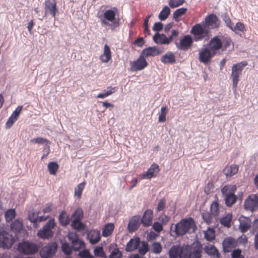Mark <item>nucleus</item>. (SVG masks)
<instances>
[{
  "mask_svg": "<svg viewBox=\"0 0 258 258\" xmlns=\"http://www.w3.org/2000/svg\"><path fill=\"white\" fill-rule=\"evenodd\" d=\"M79 256L83 258H93V256L91 255L89 251L87 249H84L79 252Z\"/></svg>",
  "mask_w": 258,
  "mask_h": 258,
  "instance_id": "bf43d9fd",
  "label": "nucleus"
},
{
  "mask_svg": "<svg viewBox=\"0 0 258 258\" xmlns=\"http://www.w3.org/2000/svg\"><path fill=\"white\" fill-rule=\"evenodd\" d=\"M230 29L235 33H237V30L243 32L245 30V27L243 23L241 22H238L236 23V26H234L233 24H232V26H230Z\"/></svg>",
  "mask_w": 258,
  "mask_h": 258,
  "instance_id": "49530a36",
  "label": "nucleus"
},
{
  "mask_svg": "<svg viewBox=\"0 0 258 258\" xmlns=\"http://www.w3.org/2000/svg\"><path fill=\"white\" fill-rule=\"evenodd\" d=\"M174 227V231L175 233L176 236H183L187 233L189 232L190 229L195 232L198 227H170V230L173 229Z\"/></svg>",
  "mask_w": 258,
  "mask_h": 258,
  "instance_id": "aec40b11",
  "label": "nucleus"
},
{
  "mask_svg": "<svg viewBox=\"0 0 258 258\" xmlns=\"http://www.w3.org/2000/svg\"><path fill=\"white\" fill-rule=\"evenodd\" d=\"M238 170V166L236 165H232L226 166L223 170V173L227 178H229L235 174Z\"/></svg>",
  "mask_w": 258,
  "mask_h": 258,
  "instance_id": "a878e982",
  "label": "nucleus"
},
{
  "mask_svg": "<svg viewBox=\"0 0 258 258\" xmlns=\"http://www.w3.org/2000/svg\"><path fill=\"white\" fill-rule=\"evenodd\" d=\"M148 250V244L146 242H143L142 246L139 248V251L140 254L144 255Z\"/></svg>",
  "mask_w": 258,
  "mask_h": 258,
  "instance_id": "13d9d810",
  "label": "nucleus"
},
{
  "mask_svg": "<svg viewBox=\"0 0 258 258\" xmlns=\"http://www.w3.org/2000/svg\"><path fill=\"white\" fill-rule=\"evenodd\" d=\"M187 10V9L181 8L177 9L173 13V18L176 20L179 17L184 14Z\"/></svg>",
  "mask_w": 258,
  "mask_h": 258,
  "instance_id": "603ef678",
  "label": "nucleus"
},
{
  "mask_svg": "<svg viewBox=\"0 0 258 258\" xmlns=\"http://www.w3.org/2000/svg\"><path fill=\"white\" fill-rule=\"evenodd\" d=\"M57 248L55 243H49L44 246L40 251V254L42 258H51L55 254Z\"/></svg>",
  "mask_w": 258,
  "mask_h": 258,
  "instance_id": "9d476101",
  "label": "nucleus"
},
{
  "mask_svg": "<svg viewBox=\"0 0 258 258\" xmlns=\"http://www.w3.org/2000/svg\"><path fill=\"white\" fill-rule=\"evenodd\" d=\"M22 107L19 106L14 111V112L12 113L11 116H13L14 117L18 119L19 115L20 114V113L22 111Z\"/></svg>",
  "mask_w": 258,
  "mask_h": 258,
  "instance_id": "0e129e2a",
  "label": "nucleus"
},
{
  "mask_svg": "<svg viewBox=\"0 0 258 258\" xmlns=\"http://www.w3.org/2000/svg\"><path fill=\"white\" fill-rule=\"evenodd\" d=\"M170 13V8L165 6L162 9V21L165 20Z\"/></svg>",
  "mask_w": 258,
  "mask_h": 258,
  "instance_id": "6e6d98bb",
  "label": "nucleus"
},
{
  "mask_svg": "<svg viewBox=\"0 0 258 258\" xmlns=\"http://www.w3.org/2000/svg\"><path fill=\"white\" fill-rule=\"evenodd\" d=\"M236 241L237 242V246L238 244H245L248 242L247 237L245 235L242 234L236 239Z\"/></svg>",
  "mask_w": 258,
  "mask_h": 258,
  "instance_id": "5fc2aeb1",
  "label": "nucleus"
},
{
  "mask_svg": "<svg viewBox=\"0 0 258 258\" xmlns=\"http://www.w3.org/2000/svg\"><path fill=\"white\" fill-rule=\"evenodd\" d=\"M219 204L217 202H213L211 205L210 211L211 214L215 217V219L217 220L216 217L220 214V209Z\"/></svg>",
  "mask_w": 258,
  "mask_h": 258,
  "instance_id": "2f4dec72",
  "label": "nucleus"
},
{
  "mask_svg": "<svg viewBox=\"0 0 258 258\" xmlns=\"http://www.w3.org/2000/svg\"><path fill=\"white\" fill-rule=\"evenodd\" d=\"M59 221L62 226H67L69 224L71 219L67 212L63 210L61 211L59 215Z\"/></svg>",
  "mask_w": 258,
  "mask_h": 258,
  "instance_id": "7c9ffc66",
  "label": "nucleus"
},
{
  "mask_svg": "<svg viewBox=\"0 0 258 258\" xmlns=\"http://www.w3.org/2000/svg\"><path fill=\"white\" fill-rule=\"evenodd\" d=\"M159 171L158 165L156 164H153L146 173L140 175V177L142 179H150L156 176Z\"/></svg>",
  "mask_w": 258,
  "mask_h": 258,
  "instance_id": "f3484780",
  "label": "nucleus"
},
{
  "mask_svg": "<svg viewBox=\"0 0 258 258\" xmlns=\"http://www.w3.org/2000/svg\"><path fill=\"white\" fill-rule=\"evenodd\" d=\"M153 30L155 32L153 37V41L157 44H161V35L159 33L161 31V23L156 22L153 27Z\"/></svg>",
  "mask_w": 258,
  "mask_h": 258,
  "instance_id": "b1692460",
  "label": "nucleus"
},
{
  "mask_svg": "<svg viewBox=\"0 0 258 258\" xmlns=\"http://www.w3.org/2000/svg\"><path fill=\"white\" fill-rule=\"evenodd\" d=\"M178 32L176 30H172L171 35L167 37L165 35L162 34V44H169L173 39L174 37H176L178 35Z\"/></svg>",
  "mask_w": 258,
  "mask_h": 258,
  "instance_id": "4c0bfd02",
  "label": "nucleus"
},
{
  "mask_svg": "<svg viewBox=\"0 0 258 258\" xmlns=\"http://www.w3.org/2000/svg\"><path fill=\"white\" fill-rule=\"evenodd\" d=\"M50 227H44V228L38 232V236L42 239H49L53 235V232L52 231Z\"/></svg>",
  "mask_w": 258,
  "mask_h": 258,
  "instance_id": "393cba45",
  "label": "nucleus"
},
{
  "mask_svg": "<svg viewBox=\"0 0 258 258\" xmlns=\"http://www.w3.org/2000/svg\"><path fill=\"white\" fill-rule=\"evenodd\" d=\"M135 44L139 47H142L145 43V41L142 37H139L135 41Z\"/></svg>",
  "mask_w": 258,
  "mask_h": 258,
  "instance_id": "69168bd1",
  "label": "nucleus"
},
{
  "mask_svg": "<svg viewBox=\"0 0 258 258\" xmlns=\"http://www.w3.org/2000/svg\"><path fill=\"white\" fill-rule=\"evenodd\" d=\"M175 61V56L171 52H168L162 57V62L164 63H173Z\"/></svg>",
  "mask_w": 258,
  "mask_h": 258,
  "instance_id": "58836bf2",
  "label": "nucleus"
},
{
  "mask_svg": "<svg viewBox=\"0 0 258 258\" xmlns=\"http://www.w3.org/2000/svg\"><path fill=\"white\" fill-rule=\"evenodd\" d=\"M246 61H242L234 64L232 67L231 78L232 80V88L236 90L238 83L239 81V77L241 74L243 68L247 66Z\"/></svg>",
  "mask_w": 258,
  "mask_h": 258,
  "instance_id": "39448f33",
  "label": "nucleus"
},
{
  "mask_svg": "<svg viewBox=\"0 0 258 258\" xmlns=\"http://www.w3.org/2000/svg\"><path fill=\"white\" fill-rule=\"evenodd\" d=\"M94 255L101 258H107V256L105 253L103 247L101 246L96 247L94 250Z\"/></svg>",
  "mask_w": 258,
  "mask_h": 258,
  "instance_id": "c03bdc74",
  "label": "nucleus"
},
{
  "mask_svg": "<svg viewBox=\"0 0 258 258\" xmlns=\"http://www.w3.org/2000/svg\"><path fill=\"white\" fill-rule=\"evenodd\" d=\"M39 247L37 244L28 241H24L18 245V251L26 254H32L38 250Z\"/></svg>",
  "mask_w": 258,
  "mask_h": 258,
  "instance_id": "423d86ee",
  "label": "nucleus"
},
{
  "mask_svg": "<svg viewBox=\"0 0 258 258\" xmlns=\"http://www.w3.org/2000/svg\"><path fill=\"white\" fill-rule=\"evenodd\" d=\"M39 214V212L35 213L33 210H31L29 212L28 218L31 222L34 223L35 222H36V219Z\"/></svg>",
  "mask_w": 258,
  "mask_h": 258,
  "instance_id": "09e8293b",
  "label": "nucleus"
},
{
  "mask_svg": "<svg viewBox=\"0 0 258 258\" xmlns=\"http://www.w3.org/2000/svg\"><path fill=\"white\" fill-rule=\"evenodd\" d=\"M222 227H220L221 228ZM218 227H208L207 231L204 233L205 238L206 240L209 241H213L215 238V229ZM220 228V227H218ZM220 230V228H218Z\"/></svg>",
  "mask_w": 258,
  "mask_h": 258,
  "instance_id": "bb28decb",
  "label": "nucleus"
},
{
  "mask_svg": "<svg viewBox=\"0 0 258 258\" xmlns=\"http://www.w3.org/2000/svg\"><path fill=\"white\" fill-rule=\"evenodd\" d=\"M244 208L246 211L253 212L258 209V197L254 194L250 195L245 200Z\"/></svg>",
  "mask_w": 258,
  "mask_h": 258,
  "instance_id": "6e6552de",
  "label": "nucleus"
},
{
  "mask_svg": "<svg viewBox=\"0 0 258 258\" xmlns=\"http://www.w3.org/2000/svg\"><path fill=\"white\" fill-rule=\"evenodd\" d=\"M208 29L210 28H217L219 26L218 23V18L217 16L214 14H211L207 17L205 19V22L202 23Z\"/></svg>",
  "mask_w": 258,
  "mask_h": 258,
  "instance_id": "a211bd4d",
  "label": "nucleus"
},
{
  "mask_svg": "<svg viewBox=\"0 0 258 258\" xmlns=\"http://www.w3.org/2000/svg\"><path fill=\"white\" fill-rule=\"evenodd\" d=\"M231 258H245L242 250L239 248H234L231 252Z\"/></svg>",
  "mask_w": 258,
  "mask_h": 258,
  "instance_id": "a19ab883",
  "label": "nucleus"
},
{
  "mask_svg": "<svg viewBox=\"0 0 258 258\" xmlns=\"http://www.w3.org/2000/svg\"><path fill=\"white\" fill-rule=\"evenodd\" d=\"M16 216V212L14 209H10L8 210L5 214L6 220L7 222L12 221Z\"/></svg>",
  "mask_w": 258,
  "mask_h": 258,
  "instance_id": "37998d69",
  "label": "nucleus"
},
{
  "mask_svg": "<svg viewBox=\"0 0 258 258\" xmlns=\"http://www.w3.org/2000/svg\"><path fill=\"white\" fill-rule=\"evenodd\" d=\"M139 244V241L138 239H131L127 244L126 250L127 251H132L137 248Z\"/></svg>",
  "mask_w": 258,
  "mask_h": 258,
  "instance_id": "f704fd0d",
  "label": "nucleus"
},
{
  "mask_svg": "<svg viewBox=\"0 0 258 258\" xmlns=\"http://www.w3.org/2000/svg\"><path fill=\"white\" fill-rule=\"evenodd\" d=\"M153 249L155 253H159L161 251V245L159 243L153 244Z\"/></svg>",
  "mask_w": 258,
  "mask_h": 258,
  "instance_id": "338daca9",
  "label": "nucleus"
},
{
  "mask_svg": "<svg viewBox=\"0 0 258 258\" xmlns=\"http://www.w3.org/2000/svg\"><path fill=\"white\" fill-rule=\"evenodd\" d=\"M174 226H196L194 219L190 217L184 218L179 222L176 223Z\"/></svg>",
  "mask_w": 258,
  "mask_h": 258,
  "instance_id": "c9c22d12",
  "label": "nucleus"
},
{
  "mask_svg": "<svg viewBox=\"0 0 258 258\" xmlns=\"http://www.w3.org/2000/svg\"><path fill=\"white\" fill-rule=\"evenodd\" d=\"M204 252L211 258H220L221 255L214 244H208L203 247Z\"/></svg>",
  "mask_w": 258,
  "mask_h": 258,
  "instance_id": "dca6fc26",
  "label": "nucleus"
},
{
  "mask_svg": "<svg viewBox=\"0 0 258 258\" xmlns=\"http://www.w3.org/2000/svg\"><path fill=\"white\" fill-rule=\"evenodd\" d=\"M146 59L143 55L136 61H131V71L133 72L140 71L144 69L147 66Z\"/></svg>",
  "mask_w": 258,
  "mask_h": 258,
  "instance_id": "4468645a",
  "label": "nucleus"
},
{
  "mask_svg": "<svg viewBox=\"0 0 258 258\" xmlns=\"http://www.w3.org/2000/svg\"><path fill=\"white\" fill-rule=\"evenodd\" d=\"M111 58V51L109 47L105 44L104 47V52L100 56V59L103 62H107Z\"/></svg>",
  "mask_w": 258,
  "mask_h": 258,
  "instance_id": "c756f323",
  "label": "nucleus"
},
{
  "mask_svg": "<svg viewBox=\"0 0 258 258\" xmlns=\"http://www.w3.org/2000/svg\"><path fill=\"white\" fill-rule=\"evenodd\" d=\"M221 17L226 26L230 29V26L231 27L233 24L231 23V21L227 14L224 13L222 14Z\"/></svg>",
  "mask_w": 258,
  "mask_h": 258,
  "instance_id": "864d4df0",
  "label": "nucleus"
},
{
  "mask_svg": "<svg viewBox=\"0 0 258 258\" xmlns=\"http://www.w3.org/2000/svg\"><path fill=\"white\" fill-rule=\"evenodd\" d=\"M239 226H251V220L249 217L241 215L238 218Z\"/></svg>",
  "mask_w": 258,
  "mask_h": 258,
  "instance_id": "ea45409f",
  "label": "nucleus"
},
{
  "mask_svg": "<svg viewBox=\"0 0 258 258\" xmlns=\"http://www.w3.org/2000/svg\"><path fill=\"white\" fill-rule=\"evenodd\" d=\"M203 246L196 240L191 244L173 245L168 251L170 258H202Z\"/></svg>",
  "mask_w": 258,
  "mask_h": 258,
  "instance_id": "f257e3e1",
  "label": "nucleus"
},
{
  "mask_svg": "<svg viewBox=\"0 0 258 258\" xmlns=\"http://www.w3.org/2000/svg\"><path fill=\"white\" fill-rule=\"evenodd\" d=\"M185 0H170L169 5L172 8L179 7L184 3Z\"/></svg>",
  "mask_w": 258,
  "mask_h": 258,
  "instance_id": "8fccbe9b",
  "label": "nucleus"
},
{
  "mask_svg": "<svg viewBox=\"0 0 258 258\" xmlns=\"http://www.w3.org/2000/svg\"><path fill=\"white\" fill-rule=\"evenodd\" d=\"M83 217V210L81 208H78L72 215L71 226H84L81 221Z\"/></svg>",
  "mask_w": 258,
  "mask_h": 258,
  "instance_id": "ddd939ff",
  "label": "nucleus"
},
{
  "mask_svg": "<svg viewBox=\"0 0 258 258\" xmlns=\"http://www.w3.org/2000/svg\"><path fill=\"white\" fill-rule=\"evenodd\" d=\"M88 237L91 244H96L100 240V233L97 231H91L88 234Z\"/></svg>",
  "mask_w": 258,
  "mask_h": 258,
  "instance_id": "473e14b6",
  "label": "nucleus"
},
{
  "mask_svg": "<svg viewBox=\"0 0 258 258\" xmlns=\"http://www.w3.org/2000/svg\"><path fill=\"white\" fill-rule=\"evenodd\" d=\"M58 168V164L54 162H50L48 165L49 173L52 175H55Z\"/></svg>",
  "mask_w": 258,
  "mask_h": 258,
  "instance_id": "a18cd8bd",
  "label": "nucleus"
},
{
  "mask_svg": "<svg viewBox=\"0 0 258 258\" xmlns=\"http://www.w3.org/2000/svg\"><path fill=\"white\" fill-rule=\"evenodd\" d=\"M110 254L109 258H121L122 254L116 244H111L109 248Z\"/></svg>",
  "mask_w": 258,
  "mask_h": 258,
  "instance_id": "cd10ccee",
  "label": "nucleus"
},
{
  "mask_svg": "<svg viewBox=\"0 0 258 258\" xmlns=\"http://www.w3.org/2000/svg\"><path fill=\"white\" fill-rule=\"evenodd\" d=\"M142 222L141 216L135 215L131 218L127 226H140Z\"/></svg>",
  "mask_w": 258,
  "mask_h": 258,
  "instance_id": "e433bc0d",
  "label": "nucleus"
},
{
  "mask_svg": "<svg viewBox=\"0 0 258 258\" xmlns=\"http://www.w3.org/2000/svg\"><path fill=\"white\" fill-rule=\"evenodd\" d=\"M68 237L70 241H71L72 248L75 251H78L85 247L84 242L79 239L78 235L76 233L73 232L69 233Z\"/></svg>",
  "mask_w": 258,
  "mask_h": 258,
  "instance_id": "9b49d317",
  "label": "nucleus"
},
{
  "mask_svg": "<svg viewBox=\"0 0 258 258\" xmlns=\"http://www.w3.org/2000/svg\"><path fill=\"white\" fill-rule=\"evenodd\" d=\"M57 9L55 0H46L45 2V16H51L55 19Z\"/></svg>",
  "mask_w": 258,
  "mask_h": 258,
  "instance_id": "f8f14e48",
  "label": "nucleus"
},
{
  "mask_svg": "<svg viewBox=\"0 0 258 258\" xmlns=\"http://www.w3.org/2000/svg\"><path fill=\"white\" fill-rule=\"evenodd\" d=\"M222 249L224 253L232 252L237 246L236 239L233 237H227L222 241Z\"/></svg>",
  "mask_w": 258,
  "mask_h": 258,
  "instance_id": "1a4fd4ad",
  "label": "nucleus"
},
{
  "mask_svg": "<svg viewBox=\"0 0 258 258\" xmlns=\"http://www.w3.org/2000/svg\"><path fill=\"white\" fill-rule=\"evenodd\" d=\"M114 227H104L102 231V235L104 236L110 235L113 230Z\"/></svg>",
  "mask_w": 258,
  "mask_h": 258,
  "instance_id": "4d7b16f0",
  "label": "nucleus"
},
{
  "mask_svg": "<svg viewBox=\"0 0 258 258\" xmlns=\"http://www.w3.org/2000/svg\"><path fill=\"white\" fill-rule=\"evenodd\" d=\"M22 107L19 106L14 111V112L12 113L11 116H13L14 117L18 119L19 115L20 114V113L22 111Z\"/></svg>",
  "mask_w": 258,
  "mask_h": 258,
  "instance_id": "e2e57ef3",
  "label": "nucleus"
},
{
  "mask_svg": "<svg viewBox=\"0 0 258 258\" xmlns=\"http://www.w3.org/2000/svg\"><path fill=\"white\" fill-rule=\"evenodd\" d=\"M86 182H84L80 183L75 189V195L78 197H80L82 195L83 190L85 187Z\"/></svg>",
  "mask_w": 258,
  "mask_h": 258,
  "instance_id": "de8ad7c7",
  "label": "nucleus"
},
{
  "mask_svg": "<svg viewBox=\"0 0 258 258\" xmlns=\"http://www.w3.org/2000/svg\"><path fill=\"white\" fill-rule=\"evenodd\" d=\"M116 91L115 87H109L104 90V91L106 93L107 95L109 96L114 93Z\"/></svg>",
  "mask_w": 258,
  "mask_h": 258,
  "instance_id": "774afa93",
  "label": "nucleus"
},
{
  "mask_svg": "<svg viewBox=\"0 0 258 258\" xmlns=\"http://www.w3.org/2000/svg\"><path fill=\"white\" fill-rule=\"evenodd\" d=\"M72 249V246L71 247L68 243L65 242L62 244V250L66 255H70Z\"/></svg>",
  "mask_w": 258,
  "mask_h": 258,
  "instance_id": "3c124183",
  "label": "nucleus"
},
{
  "mask_svg": "<svg viewBox=\"0 0 258 258\" xmlns=\"http://www.w3.org/2000/svg\"><path fill=\"white\" fill-rule=\"evenodd\" d=\"M17 239V237L13 236L5 231L4 227H1L0 228V247L10 248Z\"/></svg>",
  "mask_w": 258,
  "mask_h": 258,
  "instance_id": "20e7f679",
  "label": "nucleus"
},
{
  "mask_svg": "<svg viewBox=\"0 0 258 258\" xmlns=\"http://www.w3.org/2000/svg\"><path fill=\"white\" fill-rule=\"evenodd\" d=\"M117 10L115 8L104 11L99 17L102 26L113 29L119 25V19L116 17Z\"/></svg>",
  "mask_w": 258,
  "mask_h": 258,
  "instance_id": "f03ea898",
  "label": "nucleus"
},
{
  "mask_svg": "<svg viewBox=\"0 0 258 258\" xmlns=\"http://www.w3.org/2000/svg\"><path fill=\"white\" fill-rule=\"evenodd\" d=\"M161 51L160 48L158 47H149L144 49L141 54L146 57L154 56L159 54Z\"/></svg>",
  "mask_w": 258,
  "mask_h": 258,
  "instance_id": "5701e85b",
  "label": "nucleus"
},
{
  "mask_svg": "<svg viewBox=\"0 0 258 258\" xmlns=\"http://www.w3.org/2000/svg\"><path fill=\"white\" fill-rule=\"evenodd\" d=\"M153 217V212L152 210L148 209L145 211L143 217L141 218L143 226H151L152 224Z\"/></svg>",
  "mask_w": 258,
  "mask_h": 258,
  "instance_id": "4be33fe9",
  "label": "nucleus"
},
{
  "mask_svg": "<svg viewBox=\"0 0 258 258\" xmlns=\"http://www.w3.org/2000/svg\"><path fill=\"white\" fill-rule=\"evenodd\" d=\"M52 210V205L50 203H47L43 207L42 211L44 213H48Z\"/></svg>",
  "mask_w": 258,
  "mask_h": 258,
  "instance_id": "680f3d73",
  "label": "nucleus"
},
{
  "mask_svg": "<svg viewBox=\"0 0 258 258\" xmlns=\"http://www.w3.org/2000/svg\"><path fill=\"white\" fill-rule=\"evenodd\" d=\"M190 32L193 35L195 41H201L204 39L207 40L210 33L209 29L202 23L194 26Z\"/></svg>",
  "mask_w": 258,
  "mask_h": 258,
  "instance_id": "7ed1b4c3",
  "label": "nucleus"
},
{
  "mask_svg": "<svg viewBox=\"0 0 258 258\" xmlns=\"http://www.w3.org/2000/svg\"><path fill=\"white\" fill-rule=\"evenodd\" d=\"M210 49L213 52H215L222 47V42L221 40L218 36H215L212 38L209 42Z\"/></svg>",
  "mask_w": 258,
  "mask_h": 258,
  "instance_id": "412c9836",
  "label": "nucleus"
},
{
  "mask_svg": "<svg viewBox=\"0 0 258 258\" xmlns=\"http://www.w3.org/2000/svg\"><path fill=\"white\" fill-rule=\"evenodd\" d=\"M17 120V118L14 117L12 116H11L6 122V127L7 128L11 127Z\"/></svg>",
  "mask_w": 258,
  "mask_h": 258,
  "instance_id": "052dcab7",
  "label": "nucleus"
},
{
  "mask_svg": "<svg viewBox=\"0 0 258 258\" xmlns=\"http://www.w3.org/2000/svg\"><path fill=\"white\" fill-rule=\"evenodd\" d=\"M215 52L209 48H203L199 53V60L204 63H207L215 55Z\"/></svg>",
  "mask_w": 258,
  "mask_h": 258,
  "instance_id": "2eb2a0df",
  "label": "nucleus"
},
{
  "mask_svg": "<svg viewBox=\"0 0 258 258\" xmlns=\"http://www.w3.org/2000/svg\"><path fill=\"white\" fill-rule=\"evenodd\" d=\"M232 220V214L228 213L220 218V223L223 226H230Z\"/></svg>",
  "mask_w": 258,
  "mask_h": 258,
  "instance_id": "72a5a7b5",
  "label": "nucleus"
},
{
  "mask_svg": "<svg viewBox=\"0 0 258 258\" xmlns=\"http://www.w3.org/2000/svg\"><path fill=\"white\" fill-rule=\"evenodd\" d=\"M235 189L236 187L234 185L225 186L222 189V192L225 194V204L228 207L231 206L236 201L237 197L234 194Z\"/></svg>",
  "mask_w": 258,
  "mask_h": 258,
  "instance_id": "0eeeda50",
  "label": "nucleus"
},
{
  "mask_svg": "<svg viewBox=\"0 0 258 258\" xmlns=\"http://www.w3.org/2000/svg\"><path fill=\"white\" fill-rule=\"evenodd\" d=\"M31 143L34 144H40L45 146L44 150L47 149V154L49 153V142L42 138H33L30 140Z\"/></svg>",
  "mask_w": 258,
  "mask_h": 258,
  "instance_id": "c85d7f7f",
  "label": "nucleus"
},
{
  "mask_svg": "<svg viewBox=\"0 0 258 258\" xmlns=\"http://www.w3.org/2000/svg\"><path fill=\"white\" fill-rule=\"evenodd\" d=\"M202 218L207 225H210L213 222V217L208 212H204L202 213Z\"/></svg>",
  "mask_w": 258,
  "mask_h": 258,
  "instance_id": "79ce46f5",
  "label": "nucleus"
},
{
  "mask_svg": "<svg viewBox=\"0 0 258 258\" xmlns=\"http://www.w3.org/2000/svg\"><path fill=\"white\" fill-rule=\"evenodd\" d=\"M192 43V39L191 36L187 35L180 40L179 43H176V46L178 49L185 50L191 45Z\"/></svg>",
  "mask_w": 258,
  "mask_h": 258,
  "instance_id": "6ab92c4d",
  "label": "nucleus"
}]
</instances>
